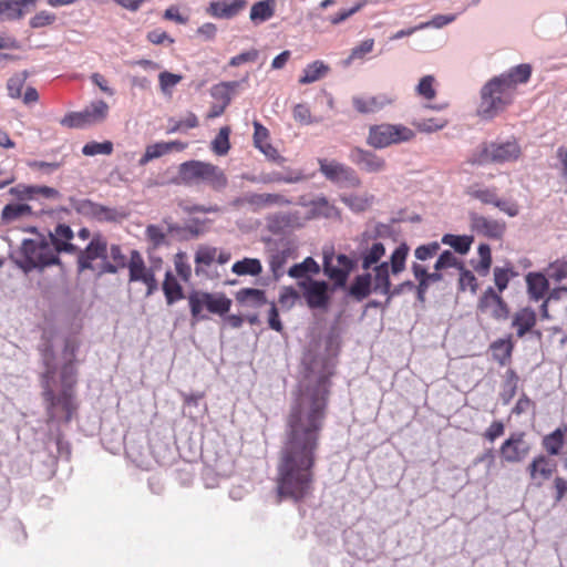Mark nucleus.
<instances>
[{"label": "nucleus", "mask_w": 567, "mask_h": 567, "mask_svg": "<svg viewBox=\"0 0 567 567\" xmlns=\"http://www.w3.org/2000/svg\"><path fill=\"white\" fill-rule=\"evenodd\" d=\"M307 374L300 383L299 393L289 415L288 440L281 451L277 474L279 498L300 501L312 492V467L319 446L327 405L328 378L331 374L327 363L317 360L308 362Z\"/></svg>", "instance_id": "f257e3e1"}, {"label": "nucleus", "mask_w": 567, "mask_h": 567, "mask_svg": "<svg viewBox=\"0 0 567 567\" xmlns=\"http://www.w3.org/2000/svg\"><path fill=\"white\" fill-rule=\"evenodd\" d=\"M78 348L79 341L75 338L65 341L63 355L66 362L59 374V380L56 379L55 368L51 362V353L47 351L43 354L47 371L42 375L41 382L47 413L51 421L63 420L69 422L73 412L76 410L73 395V386L76 383V371L72 361L75 358Z\"/></svg>", "instance_id": "f03ea898"}, {"label": "nucleus", "mask_w": 567, "mask_h": 567, "mask_svg": "<svg viewBox=\"0 0 567 567\" xmlns=\"http://www.w3.org/2000/svg\"><path fill=\"white\" fill-rule=\"evenodd\" d=\"M10 259L24 274L33 270L42 271L44 268L60 262L51 240L43 235L23 239L21 245L11 251Z\"/></svg>", "instance_id": "7ed1b4c3"}, {"label": "nucleus", "mask_w": 567, "mask_h": 567, "mask_svg": "<svg viewBox=\"0 0 567 567\" xmlns=\"http://www.w3.org/2000/svg\"><path fill=\"white\" fill-rule=\"evenodd\" d=\"M515 94L499 75L492 78L481 89L478 114L484 118L494 117L512 104Z\"/></svg>", "instance_id": "20e7f679"}, {"label": "nucleus", "mask_w": 567, "mask_h": 567, "mask_svg": "<svg viewBox=\"0 0 567 567\" xmlns=\"http://www.w3.org/2000/svg\"><path fill=\"white\" fill-rule=\"evenodd\" d=\"M178 176L184 184L206 183L215 189H223L227 185V177L219 167L200 161L182 163Z\"/></svg>", "instance_id": "39448f33"}, {"label": "nucleus", "mask_w": 567, "mask_h": 567, "mask_svg": "<svg viewBox=\"0 0 567 567\" xmlns=\"http://www.w3.org/2000/svg\"><path fill=\"white\" fill-rule=\"evenodd\" d=\"M415 137L413 130L404 124L381 123L369 127L367 145L374 150H384L393 145L408 143Z\"/></svg>", "instance_id": "423d86ee"}, {"label": "nucleus", "mask_w": 567, "mask_h": 567, "mask_svg": "<svg viewBox=\"0 0 567 567\" xmlns=\"http://www.w3.org/2000/svg\"><path fill=\"white\" fill-rule=\"evenodd\" d=\"M409 247L405 244L399 245L391 254L390 264L382 261L380 265L365 270L367 274H372L373 291L386 296L389 293L390 269L393 276L401 274L405 269L406 257Z\"/></svg>", "instance_id": "0eeeda50"}, {"label": "nucleus", "mask_w": 567, "mask_h": 567, "mask_svg": "<svg viewBox=\"0 0 567 567\" xmlns=\"http://www.w3.org/2000/svg\"><path fill=\"white\" fill-rule=\"evenodd\" d=\"M188 305L195 323L207 318L203 313L205 309L219 316L225 315L230 309L231 300L223 293L193 291L188 295Z\"/></svg>", "instance_id": "6e6552de"}, {"label": "nucleus", "mask_w": 567, "mask_h": 567, "mask_svg": "<svg viewBox=\"0 0 567 567\" xmlns=\"http://www.w3.org/2000/svg\"><path fill=\"white\" fill-rule=\"evenodd\" d=\"M161 267V259L156 260L151 267L145 265V261L137 250H132L127 264L128 280L131 282H142L146 287V296L153 295L158 289V284L155 278L156 271Z\"/></svg>", "instance_id": "1a4fd4ad"}, {"label": "nucleus", "mask_w": 567, "mask_h": 567, "mask_svg": "<svg viewBox=\"0 0 567 567\" xmlns=\"http://www.w3.org/2000/svg\"><path fill=\"white\" fill-rule=\"evenodd\" d=\"M321 174L331 183L340 187L355 188L361 186V178L357 172L340 162L318 158Z\"/></svg>", "instance_id": "9d476101"}, {"label": "nucleus", "mask_w": 567, "mask_h": 567, "mask_svg": "<svg viewBox=\"0 0 567 567\" xmlns=\"http://www.w3.org/2000/svg\"><path fill=\"white\" fill-rule=\"evenodd\" d=\"M351 101L357 112L361 114H374L393 106L398 101V94L391 91L380 92L374 95H354Z\"/></svg>", "instance_id": "9b49d317"}, {"label": "nucleus", "mask_w": 567, "mask_h": 567, "mask_svg": "<svg viewBox=\"0 0 567 567\" xmlns=\"http://www.w3.org/2000/svg\"><path fill=\"white\" fill-rule=\"evenodd\" d=\"M532 450L530 443L526 440L524 432L512 433L501 445L499 454L506 463L523 462Z\"/></svg>", "instance_id": "f8f14e48"}, {"label": "nucleus", "mask_w": 567, "mask_h": 567, "mask_svg": "<svg viewBox=\"0 0 567 567\" xmlns=\"http://www.w3.org/2000/svg\"><path fill=\"white\" fill-rule=\"evenodd\" d=\"M352 267L353 262L347 255L323 252V271L337 286H344Z\"/></svg>", "instance_id": "ddd939ff"}, {"label": "nucleus", "mask_w": 567, "mask_h": 567, "mask_svg": "<svg viewBox=\"0 0 567 567\" xmlns=\"http://www.w3.org/2000/svg\"><path fill=\"white\" fill-rule=\"evenodd\" d=\"M349 159L367 174H382L388 171L386 159L371 150L354 147Z\"/></svg>", "instance_id": "4468645a"}, {"label": "nucleus", "mask_w": 567, "mask_h": 567, "mask_svg": "<svg viewBox=\"0 0 567 567\" xmlns=\"http://www.w3.org/2000/svg\"><path fill=\"white\" fill-rule=\"evenodd\" d=\"M302 290L307 305L312 309L326 308L329 302V285L326 281L306 278L297 282Z\"/></svg>", "instance_id": "2eb2a0df"}, {"label": "nucleus", "mask_w": 567, "mask_h": 567, "mask_svg": "<svg viewBox=\"0 0 567 567\" xmlns=\"http://www.w3.org/2000/svg\"><path fill=\"white\" fill-rule=\"evenodd\" d=\"M520 154V146L514 140L491 143L484 150L485 158L498 164L515 162Z\"/></svg>", "instance_id": "dca6fc26"}, {"label": "nucleus", "mask_w": 567, "mask_h": 567, "mask_svg": "<svg viewBox=\"0 0 567 567\" xmlns=\"http://www.w3.org/2000/svg\"><path fill=\"white\" fill-rule=\"evenodd\" d=\"M107 258V244L101 236L94 237L85 250L81 251L79 256V268L80 270L91 269L95 270L96 266L94 261L97 259L104 260Z\"/></svg>", "instance_id": "f3484780"}, {"label": "nucleus", "mask_w": 567, "mask_h": 567, "mask_svg": "<svg viewBox=\"0 0 567 567\" xmlns=\"http://www.w3.org/2000/svg\"><path fill=\"white\" fill-rule=\"evenodd\" d=\"M478 309L491 315L495 319H506L508 308L499 293L493 287H488L478 300Z\"/></svg>", "instance_id": "a211bd4d"}, {"label": "nucleus", "mask_w": 567, "mask_h": 567, "mask_svg": "<svg viewBox=\"0 0 567 567\" xmlns=\"http://www.w3.org/2000/svg\"><path fill=\"white\" fill-rule=\"evenodd\" d=\"M471 228L478 235L491 239H499L505 233L506 225L498 219L487 218L478 214H471Z\"/></svg>", "instance_id": "6ab92c4d"}, {"label": "nucleus", "mask_w": 567, "mask_h": 567, "mask_svg": "<svg viewBox=\"0 0 567 567\" xmlns=\"http://www.w3.org/2000/svg\"><path fill=\"white\" fill-rule=\"evenodd\" d=\"M246 7V0H216L209 3L206 12L217 19H233Z\"/></svg>", "instance_id": "aec40b11"}, {"label": "nucleus", "mask_w": 567, "mask_h": 567, "mask_svg": "<svg viewBox=\"0 0 567 567\" xmlns=\"http://www.w3.org/2000/svg\"><path fill=\"white\" fill-rule=\"evenodd\" d=\"M187 144L179 141L172 142H158L152 145L146 146L145 153L138 159L140 166H145L148 162L159 158L173 151H184Z\"/></svg>", "instance_id": "412c9836"}, {"label": "nucleus", "mask_w": 567, "mask_h": 567, "mask_svg": "<svg viewBox=\"0 0 567 567\" xmlns=\"http://www.w3.org/2000/svg\"><path fill=\"white\" fill-rule=\"evenodd\" d=\"M254 145L268 159L274 162L282 159L278 151L269 142V131L257 121L254 122Z\"/></svg>", "instance_id": "4be33fe9"}, {"label": "nucleus", "mask_w": 567, "mask_h": 567, "mask_svg": "<svg viewBox=\"0 0 567 567\" xmlns=\"http://www.w3.org/2000/svg\"><path fill=\"white\" fill-rule=\"evenodd\" d=\"M45 238L51 240L58 256L60 252L75 251V246L71 243V239L73 238V231L68 225H58L54 229V233H50L48 236H45Z\"/></svg>", "instance_id": "5701e85b"}, {"label": "nucleus", "mask_w": 567, "mask_h": 567, "mask_svg": "<svg viewBox=\"0 0 567 567\" xmlns=\"http://www.w3.org/2000/svg\"><path fill=\"white\" fill-rule=\"evenodd\" d=\"M34 4L35 0H0V20H19L24 16L25 9Z\"/></svg>", "instance_id": "b1692460"}, {"label": "nucleus", "mask_w": 567, "mask_h": 567, "mask_svg": "<svg viewBox=\"0 0 567 567\" xmlns=\"http://www.w3.org/2000/svg\"><path fill=\"white\" fill-rule=\"evenodd\" d=\"M533 68L528 63L515 65L499 74L502 80L516 93L519 84H525L532 76Z\"/></svg>", "instance_id": "393cba45"}, {"label": "nucleus", "mask_w": 567, "mask_h": 567, "mask_svg": "<svg viewBox=\"0 0 567 567\" xmlns=\"http://www.w3.org/2000/svg\"><path fill=\"white\" fill-rule=\"evenodd\" d=\"M243 203H246L254 207V209H261L270 206H282L289 204V200L286 199L282 195L279 194H256L249 193L246 194L241 199Z\"/></svg>", "instance_id": "a878e982"}, {"label": "nucleus", "mask_w": 567, "mask_h": 567, "mask_svg": "<svg viewBox=\"0 0 567 567\" xmlns=\"http://www.w3.org/2000/svg\"><path fill=\"white\" fill-rule=\"evenodd\" d=\"M277 8L276 0H260L255 2L249 12V20L254 25H259L268 20H270L275 13Z\"/></svg>", "instance_id": "bb28decb"}, {"label": "nucleus", "mask_w": 567, "mask_h": 567, "mask_svg": "<svg viewBox=\"0 0 567 567\" xmlns=\"http://www.w3.org/2000/svg\"><path fill=\"white\" fill-rule=\"evenodd\" d=\"M555 467L556 464L547 456L538 455L528 465V472L532 480L537 481L542 478V481H545L551 477Z\"/></svg>", "instance_id": "cd10ccee"}, {"label": "nucleus", "mask_w": 567, "mask_h": 567, "mask_svg": "<svg viewBox=\"0 0 567 567\" xmlns=\"http://www.w3.org/2000/svg\"><path fill=\"white\" fill-rule=\"evenodd\" d=\"M527 292L532 300L538 301L548 291V279L540 272H529L526 276Z\"/></svg>", "instance_id": "c85d7f7f"}, {"label": "nucleus", "mask_w": 567, "mask_h": 567, "mask_svg": "<svg viewBox=\"0 0 567 567\" xmlns=\"http://www.w3.org/2000/svg\"><path fill=\"white\" fill-rule=\"evenodd\" d=\"M329 71L330 66L328 64L321 60H316L303 68L299 83L303 85L315 83L326 78Z\"/></svg>", "instance_id": "c756f323"}, {"label": "nucleus", "mask_w": 567, "mask_h": 567, "mask_svg": "<svg viewBox=\"0 0 567 567\" xmlns=\"http://www.w3.org/2000/svg\"><path fill=\"white\" fill-rule=\"evenodd\" d=\"M319 272L320 266L312 257H307L303 261L295 264L288 269V276L298 281L311 278V276L318 275Z\"/></svg>", "instance_id": "7c9ffc66"}, {"label": "nucleus", "mask_w": 567, "mask_h": 567, "mask_svg": "<svg viewBox=\"0 0 567 567\" xmlns=\"http://www.w3.org/2000/svg\"><path fill=\"white\" fill-rule=\"evenodd\" d=\"M512 324L522 338L536 324V312L532 308H523L515 313Z\"/></svg>", "instance_id": "2f4dec72"}, {"label": "nucleus", "mask_w": 567, "mask_h": 567, "mask_svg": "<svg viewBox=\"0 0 567 567\" xmlns=\"http://www.w3.org/2000/svg\"><path fill=\"white\" fill-rule=\"evenodd\" d=\"M385 256V247L382 243L374 241L361 252V266L363 270H370L372 267L380 265L381 259Z\"/></svg>", "instance_id": "473e14b6"}, {"label": "nucleus", "mask_w": 567, "mask_h": 567, "mask_svg": "<svg viewBox=\"0 0 567 567\" xmlns=\"http://www.w3.org/2000/svg\"><path fill=\"white\" fill-rule=\"evenodd\" d=\"M341 202L352 212L359 213L368 209L374 202V195L367 192L362 194H343L340 196Z\"/></svg>", "instance_id": "72a5a7b5"}, {"label": "nucleus", "mask_w": 567, "mask_h": 567, "mask_svg": "<svg viewBox=\"0 0 567 567\" xmlns=\"http://www.w3.org/2000/svg\"><path fill=\"white\" fill-rule=\"evenodd\" d=\"M236 299L240 303L250 307H260L267 303L265 291L256 288H244L238 290L236 293Z\"/></svg>", "instance_id": "f704fd0d"}, {"label": "nucleus", "mask_w": 567, "mask_h": 567, "mask_svg": "<svg viewBox=\"0 0 567 567\" xmlns=\"http://www.w3.org/2000/svg\"><path fill=\"white\" fill-rule=\"evenodd\" d=\"M237 276H259L262 272L261 261L257 258H244L231 266Z\"/></svg>", "instance_id": "c9c22d12"}, {"label": "nucleus", "mask_w": 567, "mask_h": 567, "mask_svg": "<svg viewBox=\"0 0 567 567\" xmlns=\"http://www.w3.org/2000/svg\"><path fill=\"white\" fill-rule=\"evenodd\" d=\"M567 435V426L558 427L550 434L546 435L543 440L545 450L550 455L559 454L560 450L565 444V437Z\"/></svg>", "instance_id": "e433bc0d"}, {"label": "nucleus", "mask_w": 567, "mask_h": 567, "mask_svg": "<svg viewBox=\"0 0 567 567\" xmlns=\"http://www.w3.org/2000/svg\"><path fill=\"white\" fill-rule=\"evenodd\" d=\"M311 214L316 217L338 218L339 210L324 196H319L310 203Z\"/></svg>", "instance_id": "4c0bfd02"}, {"label": "nucleus", "mask_w": 567, "mask_h": 567, "mask_svg": "<svg viewBox=\"0 0 567 567\" xmlns=\"http://www.w3.org/2000/svg\"><path fill=\"white\" fill-rule=\"evenodd\" d=\"M163 291L168 305H173L184 298L183 288L171 271H167L165 275Z\"/></svg>", "instance_id": "58836bf2"}, {"label": "nucleus", "mask_w": 567, "mask_h": 567, "mask_svg": "<svg viewBox=\"0 0 567 567\" xmlns=\"http://www.w3.org/2000/svg\"><path fill=\"white\" fill-rule=\"evenodd\" d=\"M517 272L511 262H506L505 266H496L493 269L494 284L499 293H502L507 287L512 278L516 277Z\"/></svg>", "instance_id": "ea45409f"}, {"label": "nucleus", "mask_w": 567, "mask_h": 567, "mask_svg": "<svg viewBox=\"0 0 567 567\" xmlns=\"http://www.w3.org/2000/svg\"><path fill=\"white\" fill-rule=\"evenodd\" d=\"M415 94L426 101H432L436 97V79L432 74L422 76L415 85Z\"/></svg>", "instance_id": "a19ab883"}, {"label": "nucleus", "mask_w": 567, "mask_h": 567, "mask_svg": "<svg viewBox=\"0 0 567 567\" xmlns=\"http://www.w3.org/2000/svg\"><path fill=\"white\" fill-rule=\"evenodd\" d=\"M173 230L171 225H148L145 235L153 247H159L167 243V235Z\"/></svg>", "instance_id": "79ce46f5"}, {"label": "nucleus", "mask_w": 567, "mask_h": 567, "mask_svg": "<svg viewBox=\"0 0 567 567\" xmlns=\"http://www.w3.org/2000/svg\"><path fill=\"white\" fill-rule=\"evenodd\" d=\"M373 290L372 274H363L358 276L350 288V293L358 300H362L368 297Z\"/></svg>", "instance_id": "37998d69"}, {"label": "nucleus", "mask_w": 567, "mask_h": 567, "mask_svg": "<svg viewBox=\"0 0 567 567\" xmlns=\"http://www.w3.org/2000/svg\"><path fill=\"white\" fill-rule=\"evenodd\" d=\"M84 116L89 125L104 121L109 113V105L104 101H95L84 110Z\"/></svg>", "instance_id": "c03bdc74"}, {"label": "nucleus", "mask_w": 567, "mask_h": 567, "mask_svg": "<svg viewBox=\"0 0 567 567\" xmlns=\"http://www.w3.org/2000/svg\"><path fill=\"white\" fill-rule=\"evenodd\" d=\"M292 254L293 252L290 248H286L271 255L269 266L276 279H279L284 275V268L288 260L292 258Z\"/></svg>", "instance_id": "a18cd8bd"}, {"label": "nucleus", "mask_w": 567, "mask_h": 567, "mask_svg": "<svg viewBox=\"0 0 567 567\" xmlns=\"http://www.w3.org/2000/svg\"><path fill=\"white\" fill-rule=\"evenodd\" d=\"M31 212V207L27 204L12 203L3 207L1 218L4 223H11L23 216L30 215Z\"/></svg>", "instance_id": "49530a36"}, {"label": "nucleus", "mask_w": 567, "mask_h": 567, "mask_svg": "<svg viewBox=\"0 0 567 567\" xmlns=\"http://www.w3.org/2000/svg\"><path fill=\"white\" fill-rule=\"evenodd\" d=\"M442 243L451 246L456 252L461 255H465L473 243L472 236H457L452 234H446L442 237Z\"/></svg>", "instance_id": "de8ad7c7"}, {"label": "nucleus", "mask_w": 567, "mask_h": 567, "mask_svg": "<svg viewBox=\"0 0 567 567\" xmlns=\"http://www.w3.org/2000/svg\"><path fill=\"white\" fill-rule=\"evenodd\" d=\"M230 128L228 126H224L219 130L218 134L212 142V151L219 155H226L230 148L229 143Z\"/></svg>", "instance_id": "09e8293b"}, {"label": "nucleus", "mask_w": 567, "mask_h": 567, "mask_svg": "<svg viewBox=\"0 0 567 567\" xmlns=\"http://www.w3.org/2000/svg\"><path fill=\"white\" fill-rule=\"evenodd\" d=\"M29 78L28 71H21L16 74H13L7 83V89L9 92V96L12 99L21 97L22 95V89L24 86V83L27 79Z\"/></svg>", "instance_id": "8fccbe9b"}, {"label": "nucleus", "mask_w": 567, "mask_h": 567, "mask_svg": "<svg viewBox=\"0 0 567 567\" xmlns=\"http://www.w3.org/2000/svg\"><path fill=\"white\" fill-rule=\"evenodd\" d=\"M480 261L474 266V269L480 276H487L492 266L491 247L487 244L478 246Z\"/></svg>", "instance_id": "3c124183"}, {"label": "nucleus", "mask_w": 567, "mask_h": 567, "mask_svg": "<svg viewBox=\"0 0 567 567\" xmlns=\"http://www.w3.org/2000/svg\"><path fill=\"white\" fill-rule=\"evenodd\" d=\"M183 80L179 74L163 71L158 75L159 87L165 96H172L174 87Z\"/></svg>", "instance_id": "603ef678"}, {"label": "nucleus", "mask_w": 567, "mask_h": 567, "mask_svg": "<svg viewBox=\"0 0 567 567\" xmlns=\"http://www.w3.org/2000/svg\"><path fill=\"white\" fill-rule=\"evenodd\" d=\"M463 262L450 250H445L437 258L434 270H443L447 268L462 269Z\"/></svg>", "instance_id": "864d4df0"}, {"label": "nucleus", "mask_w": 567, "mask_h": 567, "mask_svg": "<svg viewBox=\"0 0 567 567\" xmlns=\"http://www.w3.org/2000/svg\"><path fill=\"white\" fill-rule=\"evenodd\" d=\"M112 151H113V144L110 141H105L102 143L90 142V143H86L82 148V153L85 156H95V155H100V154L110 155L112 153Z\"/></svg>", "instance_id": "5fc2aeb1"}, {"label": "nucleus", "mask_w": 567, "mask_h": 567, "mask_svg": "<svg viewBox=\"0 0 567 567\" xmlns=\"http://www.w3.org/2000/svg\"><path fill=\"white\" fill-rule=\"evenodd\" d=\"M449 124L445 118L430 117L415 123L416 128L423 133H433L443 130Z\"/></svg>", "instance_id": "6e6d98bb"}, {"label": "nucleus", "mask_w": 567, "mask_h": 567, "mask_svg": "<svg viewBox=\"0 0 567 567\" xmlns=\"http://www.w3.org/2000/svg\"><path fill=\"white\" fill-rule=\"evenodd\" d=\"M217 256V248L212 246L202 245L197 248L195 254V264L210 266Z\"/></svg>", "instance_id": "4d7b16f0"}, {"label": "nucleus", "mask_w": 567, "mask_h": 567, "mask_svg": "<svg viewBox=\"0 0 567 567\" xmlns=\"http://www.w3.org/2000/svg\"><path fill=\"white\" fill-rule=\"evenodd\" d=\"M455 14H436L431 20L421 22L420 24L415 25V29H441L450 23H452L455 20Z\"/></svg>", "instance_id": "13d9d810"}, {"label": "nucleus", "mask_w": 567, "mask_h": 567, "mask_svg": "<svg viewBox=\"0 0 567 567\" xmlns=\"http://www.w3.org/2000/svg\"><path fill=\"white\" fill-rule=\"evenodd\" d=\"M494 462H495V458H494V454L491 450L484 452L483 454L478 455L474 461H473V467H475L476 465L481 464V463H486V470L484 472V474L480 477H477L475 481L476 483H485L488 481V477H489V472H491V468L492 466L494 465Z\"/></svg>", "instance_id": "bf43d9fd"}, {"label": "nucleus", "mask_w": 567, "mask_h": 567, "mask_svg": "<svg viewBox=\"0 0 567 567\" xmlns=\"http://www.w3.org/2000/svg\"><path fill=\"white\" fill-rule=\"evenodd\" d=\"M298 299L299 293L293 287L285 286L280 289L279 305L281 306V308L287 310L291 309L296 305Z\"/></svg>", "instance_id": "052dcab7"}, {"label": "nucleus", "mask_w": 567, "mask_h": 567, "mask_svg": "<svg viewBox=\"0 0 567 567\" xmlns=\"http://www.w3.org/2000/svg\"><path fill=\"white\" fill-rule=\"evenodd\" d=\"M458 286L463 291L470 290L471 292L475 293L477 290L476 277L472 271L465 269L464 266L462 269H460Z\"/></svg>", "instance_id": "680f3d73"}, {"label": "nucleus", "mask_w": 567, "mask_h": 567, "mask_svg": "<svg viewBox=\"0 0 567 567\" xmlns=\"http://www.w3.org/2000/svg\"><path fill=\"white\" fill-rule=\"evenodd\" d=\"M471 195L474 198L482 202L483 204L493 205V206L495 205V203L498 198L496 189L487 188V187L473 189V190H471Z\"/></svg>", "instance_id": "e2e57ef3"}, {"label": "nucleus", "mask_w": 567, "mask_h": 567, "mask_svg": "<svg viewBox=\"0 0 567 567\" xmlns=\"http://www.w3.org/2000/svg\"><path fill=\"white\" fill-rule=\"evenodd\" d=\"M61 125L65 126V127H75V128H80V127H84L87 124L86 122V118L84 116V111L82 112H71L69 114H66L61 121H60Z\"/></svg>", "instance_id": "0e129e2a"}, {"label": "nucleus", "mask_w": 567, "mask_h": 567, "mask_svg": "<svg viewBox=\"0 0 567 567\" xmlns=\"http://www.w3.org/2000/svg\"><path fill=\"white\" fill-rule=\"evenodd\" d=\"M292 114H293V118L296 121L300 122L301 124L309 125V124L319 122L318 118H316L311 115L310 109L306 104H302V103L297 104L293 107Z\"/></svg>", "instance_id": "69168bd1"}, {"label": "nucleus", "mask_w": 567, "mask_h": 567, "mask_svg": "<svg viewBox=\"0 0 567 567\" xmlns=\"http://www.w3.org/2000/svg\"><path fill=\"white\" fill-rule=\"evenodd\" d=\"M55 21V14L47 10L38 12L30 20V27L33 29L43 28L52 24Z\"/></svg>", "instance_id": "338daca9"}, {"label": "nucleus", "mask_w": 567, "mask_h": 567, "mask_svg": "<svg viewBox=\"0 0 567 567\" xmlns=\"http://www.w3.org/2000/svg\"><path fill=\"white\" fill-rule=\"evenodd\" d=\"M548 278L555 281H561L567 278V262L557 260L548 267L547 270Z\"/></svg>", "instance_id": "774afa93"}]
</instances>
